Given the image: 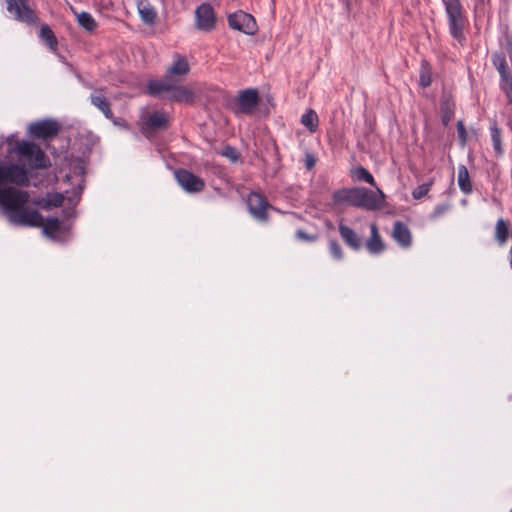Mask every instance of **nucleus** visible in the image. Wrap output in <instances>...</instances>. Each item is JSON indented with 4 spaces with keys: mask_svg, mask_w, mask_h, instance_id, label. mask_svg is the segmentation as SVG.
Masks as SVG:
<instances>
[{
    "mask_svg": "<svg viewBox=\"0 0 512 512\" xmlns=\"http://www.w3.org/2000/svg\"><path fill=\"white\" fill-rule=\"evenodd\" d=\"M432 83L431 70L428 65H422L419 76V85L422 88L430 86Z\"/></svg>",
    "mask_w": 512,
    "mask_h": 512,
    "instance_id": "nucleus-35",
    "label": "nucleus"
},
{
    "mask_svg": "<svg viewBox=\"0 0 512 512\" xmlns=\"http://www.w3.org/2000/svg\"><path fill=\"white\" fill-rule=\"evenodd\" d=\"M355 187L335 190L332 194L334 205H350L354 207Z\"/></svg>",
    "mask_w": 512,
    "mask_h": 512,
    "instance_id": "nucleus-21",
    "label": "nucleus"
},
{
    "mask_svg": "<svg viewBox=\"0 0 512 512\" xmlns=\"http://www.w3.org/2000/svg\"><path fill=\"white\" fill-rule=\"evenodd\" d=\"M353 177L359 181L366 182L375 188L377 187L373 175L363 166H359L353 171Z\"/></svg>",
    "mask_w": 512,
    "mask_h": 512,
    "instance_id": "nucleus-31",
    "label": "nucleus"
},
{
    "mask_svg": "<svg viewBox=\"0 0 512 512\" xmlns=\"http://www.w3.org/2000/svg\"><path fill=\"white\" fill-rule=\"evenodd\" d=\"M432 184H433V180L431 179L428 182L417 186L412 191L413 198L419 200V199L423 198L424 196H426L428 194V192L430 191Z\"/></svg>",
    "mask_w": 512,
    "mask_h": 512,
    "instance_id": "nucleus-34",
    "label": "nucleus"
},
{
    "mask_svg": "<svg viewBox=\"0 0 512 512\" xmlns=\"http://www.w3.org/2000/svg\"><path fill=\"white\" fill-rule=\"evenodd\" d=\"M491 141L493 145V149L498 157H501L503 155V147H502V137H501V131L498 128L496 124L491 126Z\"/></svg>",
    "mask_w": 512,
    "mask_h": 512,
    "instance_id": "nucleus-27",
    "label": "nucleus"
},
{
    "mask_svg": "<svg viewBox=\"0 0 512 512\" xmlns=\"http://www.w3.org/2000/svg\"><path fill=\"white\" fill-rule=\"evenodd\" d=\"M31 177L25 164L0 160V207L13 224L41 227L43 216L37 210L25 208L29 194L19 189L28 187Z\"/></svg>",
    "mask_w": 512,
    "mask_h": 512,
    "instance_id": "nucleus-1",
    "label": "nucleus"
},
{
    "mask_svg": "<svg viewBox=\"0 0 512 512\" xmlns=\"http://www.w3.org/2000/svg\"><path fill=\"white\" fill-rule=\"evenodd\" d=\"M221 155L228 158L232 163H236L240 159V155L236 148L227 145L223 148Z\"/></svg>",
    "mask_w": 512,
    "mask_h": 512,
    "instance_id": "nucleus-37",
    "label": "nucleus"
},
{
    "mask_svg": "<svg viewBox=\"0 0 512 512\" xmlns=\"http://www.w3.org/2000/svg\"><path fill=\"white\" fill-rule=\"evenodd\" d=\"M365 246L369 253L375 255L382 253L386 248L375 222L370 224V237L367 239Z\"/></svg>",
    "mask_w": 512,
    "mask_h": 512,
    "instance_id": "nucleus-14",
    "label": "nucleus"
},
{
    "mask_svg": "<svg viewBox=\"0 0 512 512\" xmlns=\"http://www.w3.org/2000/svg\"><path fill=\"white\" fill-rule=\"evenodd\" d=\"M143 3L140 2L139 5H138V9H139V13H140V16H141V19L145 22V23H148V24H151L155 21V18H156V12L155 10L147 5H142Z\"/></svg>",
    "mask_w": 512,
    "mask_h": 512,
    "instance_id": "nucleus-32",
    "label": "nucleus"
},
{
    "mask_svg": "<svg viewBox=\"0 0 512 512\" xmlns=\"http://www.w3.org/2000/svg\"><path fill=\"white\" fill-rule=\"evenodd\" d=\"M190 71L188 60L185 56L176 53L171 66L166 69V76L173 78H182L186 76Z\"/></svg>",
    "mask_w": 512,
    "mask_h": 512,
    "instance_id": "nucleus-13",
    "label": "nucleus"
},
{
    "mask_svg": "<svg viewBox=\"0 0 512 512\" xmlns=\"http://www.w3.org/2000/svg\"><path fill=\"white\" fill-rule=\"evenodd\" d=\"M304 162H305V167L308 170H311L315 166L316 158L312 154L306 153Z\"/></svg>",
    "mask_w": 512,
    "mask_h": 512,
    "instance_id": "nucleus-41",
    "label": "nucleus"
},
{
    "mask_svg": "<svg viewBox=\"0 0 512 512\" xmlns=\"http://www.w3.org/2000/svg\"><path fill=\"white\" fill-rule=\"evenodd\" d=\"M195 25L200 31L210 32L216 26V16L209 3H202L195 10Z\"/></svg>",
    "mask_w": 512,
    "mask_h": 512,
    "instance_id": "nucleus-12",
    "label": "nucleus"
},
{
    "mask_svg": "<svg viewBox=\"0 0 512 512\" xmlns=\"http://www.w3.org/2000/svg\"><path fill=\"white\" fill-rule=\"evenodd\" d=\"M295 235L297 239L306 242H315L318 238L317 235L308 234L302 229H298Z\"/></svg>",
    "mask_w": 512,
    "mask_h": 512,
    "instance_id": "nucleus-40",
    "label": "nucleus"
},
{
    "mask_svg": "<svg viewBox=\"0 0 512 512\" xmlns=\"http://www.w3.org/2000/svg\"><path fill=\"white\" fill-rule=\"evenodd\" d=\"M174 177L178 185L189 194L200 193L205 189V181L187 169H176Z\"/></svg>",
    "mask_w": 512,
    "mask_h": 512,
    "instance_id": "nucleus-6",
    "label": "nucleus"
},
{
    "mask_svg": "<svg viewBox=\"0 0 512 512\" xmlns=\"http://www.w3.org/2000/svg\"><path fill=\"white\" fill-rule=\"evenodd\" d=\"M338 230L341 238L347 246L355 251L360 250L362 247L361 237L352 228L341 223L339 224Z\"/></svg>",
    "mask_w": 512,
    "mask_h": 512,
    "instance_id": "nucleus-18",
    "label": "nucleus"
},
{
    "mask_svg": "<svg viewBox=\"0 0 512 512\" xmlns=\"http://www.w3.org/2000/svg\"><path fill=\"white\" fill-rule=\"evenodd\" d=\"M442 3L447 17L449 34L463 46L466 41L464 30L468 23L465 9L460 0H442Z\"/></svg>",
    "mask_w": 512,
    "mask_h": 512,
    "instance_id": "nucleus-3",
    "label": "nucleus"
},
{
    "mask_svg": "<svg viewBox=\"0 0 512 512\" xmlns=\"http://www.w3.org/2000/svg\"><path fill=\"white\" fill-rule=\"evenodd\" d=\"M174 83L170 77L163 79H152L147 82V93L151 96H159L163 92H171Z\"/></svg>",
    "mask_w": 512,
    "mask_h": 512,
    "instance_id": "nucleus-17",
    "label": "nucleus"
},
{
    "mask_svg": "<svg viewBox=\"0 0 512 512\" xmlns=\"http://www.w3.org/2000/svg\"><path fill=\"white\" fill-rule=\"evenodd\" d=\"M64 202V197L60 193L49 194L42 203L41 208L44 210H50L52 207H60Z\"/></svg>",
    "mask_w": 512,
    "mask_h": 512,
    "instance_id": "nucleus-30",
    "label": "nucleus"
},
{
    "mask_svg": "<svg viewBox=\"0 0 512 512\" xmlns=\"http://www.w3.org/2000/svg\"><path fill=\"white\" fill-rule=\"evenodd\" d=\"M346 2L348 3V2H349V0H346Z\"/></svg>",
    "mask_w": 512,
    "mask_h": 512,
    "instance_id": "nucleus-46",
    "label": "nucleus"
},
{
    "mask_svg": "<svg viewBox=\"0 0 512 512\" xmlns=\"http://www.w3.org/2000/svg\"><path fill=\"white\" fill-rule=\"evenodd\" d=\"M492 62L499 74L510 71L504 54L497 52L494 53L492 55Z\"/></svg>",
    "mask_w": 512,
    "mask_h": 512,
    "instance_id": "nucleus-33",
    "label": "nucleus"
},
{
    "mask_svg": "<svg viewBox=\"0 0 512 512\" xmlns=\"http://www.w3.org/2000/svg\"><path fill=\"white\" fill-rule=\"evenodd\" d=\"M392 237L401 247L408 248L411 246V232L408 226L401 221L394 223Z\"/></svg>",
    "mask_w": 512,
    "mask_h": 512,
    "instance_id": "nucleus-16",
    "label": "nucleus"
},
{
    "mask_svg": "<svg viewBox=\"0 0 512 512\" xmlns=\"http://www.w3.org/2000/svg\"><path fill=\"white\" fill-rule=\"evenodd\" d=\"M77 20L79 25L84 28L88 32H93L96 27L97 23L92 17V15L88 12H81L77 15Z\"/></svg>",
    "mask_w": 512,
    "mask_h": 512,
    "instance_id": "nucleus-28",
    "label": "nucleus"
},
{
    "mask_svg": "<svg viewBox=\"0 0 512 512\" xmlns=\"http://www.w3.org/2000/svg\"><path fill=\"white\" fill-rule=\"evenodd\" d=\"M484 5V0H476L475 8L479 9Z\"/></svg>",
    "mask_w": 512,
    "mask_h": 512,
    "instance_id": "nucleus-44",
    "label": "nucleus"
},
{
    "mask_svg": "<svg viewBox=\"0 0 512 512\" xmlns=\"http://www.w3.org/2000/svg\"><path fill=\"white\" fill-rule=\"evenodd\" d=\"M7 10L20 22L32 24L37 21L35 12L29 7L28 0H6Z\"/></svg>",
    "mask_w": 512,
    "mask_h": 512,
    "instance_id": "nucleus-11",
    "label": "nucleus"
},
{
    "mask_svg": "<svg viewBox=\"0 0 512 512\" xmlns=\"http://www.w3.org/2000/svg\"><path fill=\"white\" fill-rule=\"evenodd\" d=\"M301 124L305 126L311 133L316 132L319 125V118L313 109H307L301 116Z\"/></svg>",
    "mask_w": 512,
    "mask_h": 512,
    "instance_id": "nucleus-25",
    "label": "nucleus"
},
{
    "mask_svg": "<svg viewBox=\"0 0 512 512\" xmlns=\"http://www.w3.org/2000/svg\"><path fill=\"white\" fill-rule=\"evenodd\" d=\"M4 143L8 145V153H16L27 161L30 170H43L51 166V161L41 147L34 142L17 139L15 134H10L5 139L0 138V147Z\"/></svg>",
    "mask_w": 512,
    "mask_h": 512,
    "instance_id": "nucleus-2",
    "label": "nucleus"
},
{
    "mask_svg": "<svg viewBox=\"0 0 512 512\" xmlns=\"http://www.w3.org/2000/svg\"><path fill=\"white\" fill-rule=\"evenodd\" d=\"M41 227H43V233L45 235L52 236L60 231L61 221L55 217L47 218L45 221L43 220V225Z\"/></svg>",
    "mask_w": 512,
    "mask_h": 512,
    "instance_id": "nucleus-29",
    "label": "nucleus"
},
{
    "mask_svg": "<svg viewBox=\"0 0 512 512\" xmlns=\"http://www.w3.org/2000/svg\"><path fill=\"white\" fill-rule=\"evenodd\" d=\"M506 50L509 58L512 60V38L507 39Z\"/></svg>",
    "mask_w": 512,
    "mask_h": 512,
    "instance_id": "nucleus-43",
    "label": "nucleus"
},
{
    "mask_svg": "<svg viewBox=\"0 0 512 512\" xmlns=\"http://www.w3.org/2000/svg\"><path fill=\"white\" fill-rule=\"evenodd\" d=\"M169 120L165 112L155 111L142 120L140 131L148 139H151L157 131L166 130Z\"/></svg>",
    "mask_w": 512,
    "mask_h": 512,
    "instance_id": "nucleus-7",
    "label": "nucleus"
},
{
    "mask_svg": "<svg viewBox=\"0 0 512 512\" xmlns=\"http://www.w3.org/2000/svg\"><path fill=\"white\" fill-rule=\"evenodd\" d=\"M89 98L91 104L99 109L107 119H113V111L111 109L110 101L102 94L101 91L91 94Z\"/></svg>",
    "mask_w": 512,
    "mask_h": 512,
    "instance_id": "nucleus-20",
    "label": "nucleus"
},
{
    "mask_svg": "<svg viewBox=\"0 0 512 512\" xmlns=\"http://www.w3.org/2000/svg\"><path fill=\"white\" fill-rule=\"evenodd\" d=\"M510 266H511V269H512V245H511V248H510Z\"/></svg>",
    "mask_w": 512,
    "mask_h": 512,
    "instance_id": "nucleus-45",
    "label": "nucleus"
},
{
    "mask_svg": "<svg viewBox=\"0 0 512 512\" xmlns=\"http://www.w3.org/2000/svg\"><path fill=\"white\" fill-rule=\"evenodd\" d=\"M60 131L57 121L52 119L32 122L28 127L29 134L36 139L48 140L55 137Z\"/></svg>",
    "mask_w": 512,
    "mask_h": 512,
    "instance_id": "nucleus-10",
    "label": "nucleus"
},
{
    "mask_svg": "<svg viewBox=\"0 0 512 512\" xmlns=\"http://www.w3.org/2000/svg\"><path fill=\"white\" fill-rule=\"evenodd\" d=\"M457 133H458V138H459L460 143L462 145H465L466 141H467V132H466V128H465V125L462 120H459L457 122Z\"/></svg>",
    "mask_w": 512,
    "mask_h": 512,
    "instance_id": "nucleus-39",
    "label": "nucleus"
},
{
    "mask_svg": "<svg viewBox=\"0 0 512 512\" xmlns=\"http://www.w3.org/2000/svg\"><path fill=\"white\" fill-rule=\"evenodd\" d=\"M246 206L250 216L259 223L269 221L268 211L274 209L260 192L251 191L246 197Z\"/></svg>",
    "mask_w": 512,
    "mask_h": 512,
    "instance_id": "nucleus-5",
    "label": "nucleus"
},
{
    "mask_svg": "<svg viewBox=\"0 0 512 512\" xmlns=\"http://www.w3.org/2000/svg\"><path fill=\"white\" fill-rule=\"evenodd\" d=\"M457 182L460 190L464 194L467 195L472 192V182L470 180L468 169L465 165H459L458 167Z\"/></svg>",
    "mask_w": 512,
    "mask_h": 512,
    "instance_id": "nucleus-22",
    "label": "nucleus"
},
{
    "mask_svg": "<svg viewBox=\"0 0 512 512\" xmlns=\"http://www.w3.org/2000/svg\"><path fill=\"white\" fill-rule=\"evenodd\" d=\"M228 24L230 28L247 35H253L257 31V24L254 17L242 10L230 14L228 16Z\"/></svg>",
    "mask_w": 512,
    "mask_h": 512,
    "instance_id": "nucleus-8",
    "label": "nucleus"
},
{
    "mask_svg": "<svg viewBox=\"0 0 512 512\" xmlns=\"http://www.w3.org/2000/svg\"><path fill=\"white\" fill-rule=\"evenodd\" d=\"M500 88L505 94L508 104H512V74L510 71L500 74Z\"/></svg>",
    "mask_w": 512,
    "mask_h": 512,
    "instance_id": "nucleus-26",
    "label": "nucleus"
},
{
    "mask_svg": "<svg viewBox=\"0 0 512 512\" xmlns=\"http://www.w3.org/2000/svg\"><path fill=\"white\" fill-rule=\"evenodd\" d=\"M510 234L509 222L499 218L495 225V239L499 245H504Z\"/></svg>",
    "mask_w": 512,
    "mask_h": 512,
    "instance_id": "nucleus-23",
    "label": "nucleus"
},
{
    "mask_svg": "<svg viewBox=\"0 0 512 512\" xmlns=\"http://www.w3.org/2000/svg\"><path fill=\"white\" fill-rule=\"evenodd\" d=\"M169 99L174 102L191 104L194 102L195 94L187 86L174 84L170 92Z\"/></svg>",
    "mask_w": 512,
    "mask_h": 512,
    "instance_id": "nucleus-19",
    "label": "nucleus"
},
{
    "mask_svg": "<svg viewBox=\"0 0 512 512\" xmlns=\"http://www.w3.org/2000/svg\"><path fill=\"white\" fill-rule=\"evenodd\" d=\"M384 200L385 194L378 187L375 191L366 187H355L354 207L376 211L383 206Z\"/></svg>",
    "mask_w": 512,
    "mask_h": 512,
    "instance_id": "nucleus-4",
    "label": "nucleus"
},
{
    "mask_svg": "<svg viewBox=\"0 0 512 512\" xmlns=\"http://www.w3.org/2000/svg\"><path fill=\"white\" fill-rule=\"evenodd\" d=\"M455 101L451 94L444 93L440 99L441 122L448 126L455 114Z\"/></svg>",
    "mask_w": 512,
    "mask_h": 512,
    "instance_id": "nucleus-15",
    "label": "nucleus"
},
{
    "mask_svg": "<svg viewBox=\"0 0 512 512\" xmlns=\"http://www.w3.org/2000/svg\"><path fill=\"white\" fill-rule=\"evenodd\" d=\"M39 37L47 44L52 50L56 51L58 47L57 38L52 29L47 24H42L39 31Z\"/></svg>",
    "mask_w": 512,
    "mask_h": 512,
    "instance_id": "nucleus-24",
    "label": "nucleus"
},
{
    "mask_svg": "<svg viewBox=\"0 0 512 512\" xmlns=\"http://www.w3.org/2000/svg\"><path fill=\"white\" fill-rule=\"evenodd\" d=\"M329 251L334 259L342 260L343 259V251L336 239L329 240Z\"/></svg>",
    "mask_w": 512,
    "mask_h": 512,
    "instance_id": "nucleus-36",
    "label": "nucleus"
},
{
    "mask_svg": "<svg viewBox=\"0 0 512 512\" xmlns=\"http://www.w3.org/2000/svg\"><path fill=\"white\" fill-rule=\"evenodd\" d=\"M115 126L128 129L129 125L124 119H118L113 115V119H109Z\"/></svg>",
    "mask_w": 512,
    "mask_h": 512,
    "instance_id": "nucleus-42",
    "label": "nucleus"
},
{
    "mask_svg": "<svg viewBox=\"0 0 512 512\" xmlns=\"http://www.w3.org/2000/svg\"><path fill=\"white\" fill-rule=\"evenodd\" d=\"M510 512H512V507H511V510H510Z\"/></svg>",
    "mask_w": 512,
    "mask_h": 512,
    "instance_id": "nucleus-47",
    "label": "nucleus"
},
{
    "mask_svg": "<svg viewBox=\"0 0 512 512\" xmlns=\"http://www.w3.org/2000/svg\"><path fill=\"white\" fill-rule=\"evenodd\" d=\"M451 208L449 203H442L435 206L433 212L430 214V219L435 220L448 212Z\"/></svg>",
    "mask_w": 512,
    "mask_h": 512,
    "instance_id": "nucleus-38",
    "label": "nucleus"
},
{
    "mask_svg": "<svg viewBox=\"0 0 512 512\" xmlns=\"http://www.w3.org/2000/svg\"><path fill=\"white\" fill-rule=\"evenodd\" d=\"M236 102V114L251 115L260 103L258 90L256 88H248L240 91Z\"/></svg>",
    "mask_w": 512,
    "mask_h": 512,
    "instance_id": "nucleus-9",
    "label": "nucleus"
}]
</instances>
